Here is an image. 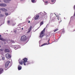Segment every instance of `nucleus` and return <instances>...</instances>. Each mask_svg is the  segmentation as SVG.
I'll return each instance as SVG.
<instances>
[{"label":"nucleus","instance_id":"4be33fe9","mask_svg":"<svg viewBox=\"0 0 75 75\" xmlns=\"http://www.w3.org/2000/svg\"><path fill=\"white\" fill-rule=\"evenodd\" d=\"M5 14L6 16H8V13H5Z\"/></svg>","mask_w":75,"mask_h":75},{"label":"nucleus","instance_id":"9d476101","mask_svg":"<svg viewBox=\"0 0 75 75\" xmlns=\"http://www.w3.org/2000/svg\"><path fill=\"white\" fill-rule=\"evenodd\" d=\"M20 65V64H19L18 67V69L19 70H21L22 68L21 66Z\"/></svg>","mask_w":75,"mask_h":75},{"label":"nucleus","instance_id":"7ed1b4c3","mask_svg":"<svg viewBox=\"0 0 75 75\" xmlns=\"http://www.w3.org/2000/svg\"><path fill=\"white\" fill-rule=\"evenodd\" d=\"M27 40V37L25 35H23L21 37V41H25Z\"/></svg>","mask_w":75,"mask_h":75},{"label":"nucleus","instance_id":"393cba45","mask_svg":"<svg viewBox=\"0 0 75 75\" xmlns=\"http://www.w3.org/2000/svg\"><path fill=\"white\" fill-rule=\"evenodd\" d=\"M7 23L8 24H9V23H10V21H7Z\"/></svg>","mask_w":75,"mask_h":75},{"label":"nucleus","instance_id":"dca6fc26","mask_svg":"<svg viewBox=\"0 0 75 75\" xmlns=\"http://www.w3.org/2000/svg\"><path fill=\"white\" fill-rule=\"evenodd\" d=\"M39 15H37L36 17H35V20H37L38 18H39Z\"/></svg>","mask_w":75,"mask_h":75},{"label":"nucleus","instance_id":"473e14b6","mask_svg":"<svg viewBox=\"0 0 75 75\" xmlns=\"http://www.w3.org/2000/svg\"><path fill=\"white\" fill-rule=\"evenodd\" d=\"M74 30L73 31H75V30Z\"/></svg>","mask_w":75,"mask_h":75},{"label":"nucleus","instance_id":"2f4dec72","mask_svg":"<svg viewBox=\"0 0 75 75\" xmlns=\"http://www.w3.org/2000/svg\"><path fill=\"white\" fill-rule=\"evenodd\" d=\"M4 44H6V42H5L4 43Z\"/></svg>","mask_w":75,"mask_h":75},{"label":"nucleus","instance_id":"4468645a","mask_svg":"<svg viewBox=\"0 0 75 75\" xmlns=\"http://www.w3.org/2000/svg\"><path fill=\"white\" fill-rule=\"evenodd\" d=\"M3 72V69L1 68H0V74H2Z\"/></svg>","mask_w":75,"mask_h":75},{"label":"nucleus","instance_id":"423d86ee","mask_svg":"<svg viewBox=\"0 0 75 75\" xmlns=\"http://www.w3.org/2000/svg\"><path fill=\"white\" fill-rule=\"evenodd\" d=\"M49 41H50V40H48L47 42H48V43H44L42 45H41V47H42V46H44V45H48V44H50V42H49Z\"/></svg>","mask_w":75,"mask_h":75},{"label":"nucleus","instance_id":"f03ea898","mask_svg":"<svg viewBox=\"0 0 75 75\" xmlns=\"http://www.w3.org/2000/svg\"><path fill=\"white\" fill-rule=\"evenodd\" d=\"M45 29L44 28L43 30H42L41 33H40V35L39 37L40 38H42L44 35V33H45Z\"/></svg>","mask_w":75,"mask_h":75},{"label":"nucleus","instance_id":"c756f323","mask_svg":"<svg viewBox=\"0 0 75 75\" xmlns=\"http://www.w3.org/2000/svg\"><path fill=\"white\" fill-rule=\"evenodd\" d=\"M28 23H30V21H28Z\"/></svg>","mask_w":75,"mask_h":75},{"label":"nucleus","instance_id":"5701e85b","mask_svg":"<svg viewBox=\"0 0 75 75\" xmlns=\"http://www.w3.org/2000/svg\"><path fill=\"white\" fill-rule=\"evenodd\" d=\"M45 37L46 38V39H47V37H48V36H47V35L45 36Z\"/></svg>","mask_w":75,"mask_h":75},{"label":"nucleus","instance_id":"bb28decb","mask_svg":"<svg viewBox=\"0 0 75 75\" xmlns=\"http://www.w3.org/2000/svg\"><path fill=\"white\" fill-rule=\"evenodd\" d=\"M73 8H74V10H75V5L74 6Z\"/></svg>","mask_w":75,"mask_h":75},{"label":"nucleus","instance_id":"6e6552de","mask_svg":"<svg viewBox=\"0 0 75 75\" xmlns=\"http://www.w3.org/2000/svg\"><path fill=\"white\" fill-rule=\"evenodd\" d=\"M1 37V35H0V40H1V41H7V40L6 39H4L3 38H2Z\"/></svg>","mask_w":75,"mask_h":75},{"label":"nucleus","instance_id":"0eeeda50","mask_svg":"<svg viewBox=\"0 0 75 75\" xmlns=\"http://www.w3.org/2000/svg\"><path fill=\"white\" fill-rule=\"evenodd\" d=\"M0 6H1V7H6L7 5L5 4H0Z\"/></svg>","mask_w":75,"mask_h":75},{"label":"nucleus","instance_id":"58836bf2","mask_svg":"<svg viewBox=\"0 0 75 75\" xmlns=\"http://www.w3.org/2000/svg\"><path fill=\"white\" fill-rule=\"evenodd\" d=\"M57 17H58V16H57Z\"/></svg>","mask_w":75,"mask_h":75},{"label":"nucleus","instance_id":"f257e3e1","mask_svg":"<svg viewBox=\"0 0 75 75\" xmlns=\"http://www.w3.org/2000/svg\"><path fill=\"white\" fill-rule=\"evenodd\" d=\"M28 60V59L27 58H25L24 59H23V62L22 60H21V61L19 62V63L21 65H22L23 64V63L24 65H27L30 64V62H27Z\"/></svg>","mask_w":75,"mask_h":75},{"label":"nucleus","instance_id":"1a4fd4ad","mask_svg":"<svg viewBox=\"0 0 75 75\" xmlns=\"http://www.w3.org/2000/svg\"><path fill=\"white\" fill-rule=\"evenodd\" d=\"M4 51L5 52H10V50L8 49H5L4 50Z\"/></svg>","mask_w":75,"mask_h":75},{"label":"nucleus","instance_id":"c9c22d12","mask_svg":"<svg viewBox=\"0 0 75 75\" xmlns=\"http://www.w3.org/2000/svg\"><path fill=\"white\" fill-rule=\"evenodd\" d=\"M0 48H1V46L0 45Z\"/></svg>","mask_w":75,"mask_h":75},{"label":"nucleus","instance_id":"f8f14e48","mask_svg":"<svg viewBox=\"0 0 75 75\" xmlns=\"http://www.w3.org/2000/svg\"><path fill=\"white\" fill-rule=\"evenodd\" d=\"M31 28H32V26H30L29 27V29H28V33H30V32L31 30Z\"/></svg>","mask_w":75,"mask_h":75},{"label":"nucleus","instance_id":"ea45409f","mask_svg":"<svg viewBox=\"0 0 75 75\" xmlns=\"http://www.w3.org/2000/svg\"><path fill=\"white\" fill-rule=\"evenodd\" d=\"M14 32H15V31Z\"/></svg>","mask_w":75,"mask_h":75},{"label":"nucleus","instance_id":"a878e982","mask_svg":"<svg viewBox=\"0 0 75 75\" xmlns=\"http://www.w3.org/2000/svg\"><path fill=\"white\" fill-rule=\"evenodd\" d=\"M5 59V57H2V59Z\"/></svg>","mask_w":75,"mask_h":75},{"label":"nucleus","instance_id":"f704fd0d","mask_svg":"<svg viewBox=\"0 0 75 75\" xmlns=\"http://www.w3.org/2000/svg\"><path fill=\"white\" fill-rule=\"evenodd\" d=\"M13 25H13H14L13 24V25Z\"/></svg>","mask_w":75,"mask_h":75},{"label":"nucleus","instance_id":"6ab92c4d","mask_svg":"<svg viewBox=\"0 0 75 75\" xmlns=\"http://www.w3.org/2000/svg\"><path fill=\"white\" fill-rule=\"evenodd\" d=\"M57 19L58 20L60 21H59V23H61V19H59V17H58Z\"/></svg>","mask_w":75,"mask_h":75},{"label":"nucleus","instance_id":"412c9836","mask_svg":"<svg viewBox=\"0 0 75 75\" xmlns=\"http://www.w3.org/2000/svg\"><path fill=\"white\" fill-rule=\"evenodd\" d=\"M3 17V15L0 14V17Z\"/></svg>","mask_w":75,"mask_h":75},{"label":"nucleus","instance_id":"39448f33","mask_svg":"<svg viewBox=\"0 0 75 75\" xmlns=\"http://www.w3.org/2000/svg\"><path fill=\"white\" fill-rule=\"evenodd\" d=\"M6 58H8V59H9V58H10V57H11L10 55L8 53H7L6 55Z\"/></svg>","mask_w":75,"mask_h":75},{"label":"nucleus","instance_id":"9b49d317","mask_svg":"<svg viewBox=\"0 0 75 75\" xmlns=\"http://www.w3.org/2000/svg\"><path fill=\"white\" fill-rule=\"evenodd\" d=\"M1 10H2V11H7V10L5 8H1Z\"/></svg>","mask_w":75,"mask_h":75},{"label":"nucleus","instance_id":"2eb2a0df","mask_svg":"<svg viewBox=\"0 0 75 75\" xmlns=\"http://www.w3.org/2000/svg\"><path fill=\"white\" fill-rule=\"evenodd\" d=\"M13 42V43H14V41H13L12 40H9L7 41V42L8 43H10V42Z\"/></svg>","mask_w":75,"mask_h":75},{"label":"nucleus","instance_id":"ddd939ff","mask_svg":"<svg viewBox=\"0 0 75 75\" xmlns=\"http://www.w3.org/2000/svg\"><path fill=\"white\" fill-rule=\"evenodd\" d=\"M18 45H15L14 47V48L15 50H17V49H18Z\"/></svg>","mask_w":75,"mask_h":75},{"label":"nucleus","instance_id":"e433bc0d","mask_svg":"<svg viewBox=\"0 0 75 75\" xmlns=\"http://www.w3.org/2000/svg\"><path fill=\"white\" fill-rule=\"evenodd\" d=\"M1 51H2V50H1Z\"/></svg>","mask_w":75,"mask_h":75},{"label":"nucleus","instance_id":"a211bd4d","mask_svg":"<svg viewBox=\"0 0 75 75\" xmlns=\"http://www.w3.org/2000/svg\"><path fill=\"white\" fill-rule=\"evenodd\" d=\"M58 28H57V29H54V30H53L54 32L55 33V32H56V31H57L58 30Z\"/></svg>","mask_w":75,"mask_h":75},{"label":"nucleus","instance_id":"4c0bfd02","mask_svg":"<svg viewBox=\"0 0 75 75\" xmlns=\"http://www.w3.org/2000/svg\"><path fill=\"white\" fill-rule=\"evenodd\" d=\"M1 51H2V50H1Z\"/></svg>","mask_w":75,"mask_h":75},{"label":"nucleus","instance_id":"aec40b11","mask_svg":"<svg viewBox=\"0 0 75 75\" xmlns=\"http://www.w3.org/2000/svg\"><path fill=\"white\" fill-rule=\"evenodd\" d=\"M31 1L32 3H34L35 2V0H31Z\"/></svg>","mask_w":75,"mask_h":75},{"label":"nucleus","instance_id":"f3484780","mask_svg":"<svg viewBox=\"0 0 75 75\" xmlns=\"http://www.w3.org/2000/svg\"><path fill=\"white\" fill-rule=\"evenodd\" d=\"M43 21H42L40 23V26L42 25V24H44V22Z\"/></svg>","mask_w":75,"mask_h":75},{"label":"nucleus","instance_id":"7c9ffc66","mask_svg":"<svg viewBox=\"0 0 75 75\" xmlns=\"http://www.w3.org/2000/svg\"><path fill=\"white\" fill-rule=\"evenodd\" d=\"M8 0V1H11V0Z\"/></svg>","mask_w":75,"mask_h":75},{"label":"nucleus","instance_id":"72a5a7b5","mask_svg":"<svg viewBox=\"0 0 75 75\" xmlns=\"http://www.w3.org/2000/svg\"><path fill=\"white\" fill-rule=\"evenodd\" d=\"M22 30H23V28H22Z\"/></svg>","mask_w":75,"mask_h":75},{"label":"nucleus","instance_id":"20e7f679","mask_svg":"<svg viewBox=\"0 0 75 75\" xmlns=\"http://www.w3.org/2000/svg\"><path fill=\"white\" fill-rule=\"evenodd\" d=\"M10 63V61H8L6 62L5 64L6 68H7V67H8V66Z\"/></svg>","mask_w":75,"mask_h":75},{"label":"nucleus","instance_id":"b1692460","mask_svg":"<svg viewBox=\"0 0 75 75\" xmlns=\"http://www.w3.org/2000/svg\"><path fill=\"white\" fill-rule=\"evenodd\" d=\"M51 1L52 3H54V0H51Z\"/></svg>","mask_w":75,"mask_h":75},{"label":"nucleus","instance_id":"cd10ccee","mask_svg":"<svg viewBox=\"0 0 75 75\" xmlns=\"http://www.w3.org/2000/svg\"><path fill=\"white\" fill-rule=\"evenodd\" d=\"M74 16H75V10L74 11Z\"/></svg>","mask_w":75,"mask_h":75},{"label":"nucleus","instance_id":"c85d7f7f","mask_svg":"<svg viewBox=\"0 0 75 75\" xmlns=\"http://www.w3.org/2000/svg\"><path fill=\"white\" fill-rule=\"evenodd\" d=\"M45 3H48V1H46Z\"/></svg>","mask_w":75,"mask_h":75}]
</instances>
